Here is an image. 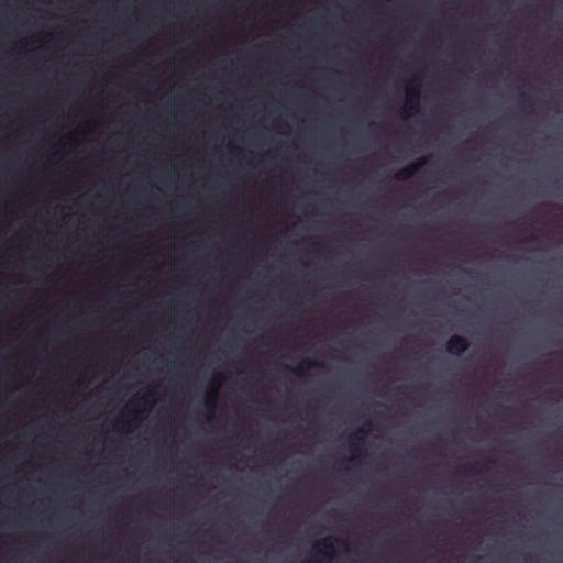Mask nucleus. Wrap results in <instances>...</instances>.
I'll return each instance as SVG.
<instances>
[{"mask_svg":"<svg viewBox=\"0 0 563 563\" xmlns=\"http://www.w3.org/2000/svg\"><path fill=\"white\" fill-rule=\"evenodd\" d=\"M364 427H368V429H371V428H372V422H371L369 420H367V421L365 422V426H364Z\"/></svg>","mask_w":563,"mask_h":563,"instance_id":"obj_10","label":"nucleus"},{"mask_svg":"<svg viewBox=\"0 0 563 563\" xmlns=\"http://www.w3.org/2000/svg\"><path fill=\"white\" fill-rule=\"evenodd\" d=\"M428 163V157H421L413 163L409 164L408 166L401 168L396 174V179L406 181L413 177L415 174H417L426 164Z\"/></svg>","mask_w":563,"mask_h":563,"instance_id":"obj_3","label":"nucleus"},{"mask_svg":"<svg viewBox=\"0 0 563 563\" xmlns=\"http://www.w3.org/2000/svg\"><path fill=\"white\" fill-rule=\"evenodd\" d=\"M320 367H323V363L317 362V361H311V360H302L300 362L299 366H297L292 371L296 375L303 376L306 371H308L310 368H320Z\"/></svg>","mask_w":563,"mask_h":563,"instance_id":"obj_6","label":"nucleus"},{"mask_svg":"<svg viewBox=\"0 0 563 563\" xmlns=\"http://www.w3.org/2000/svg\"><path fill=\"white\" fill-rule=\"evenodd\" d=\"M150 396L151 395L148 393H145L140 397V400H142L143 402H148Z\"/></svg>","mask_w":563,"mask_h":563,"instance_id":"obj_9","label":"nucleus"},{"mask_svg":"<svg viewBox=\"0 0 563 563\" xmlns=\"http://www.w3.org/2000/svg\"><path fill=\"white\" fill-rule=\"evenodd\" d=\"M358 432H360V433H364V434H366V433L368 432V430H365V428H362V429H360V431H358Z\"/></svg>","mask_w":563,"mask_h":563,"instance_id":"obj_12","label":"nucleus"},{"mask_svg":"<svg viewBox=\"0 0 563 563\" xmlns=\"http://www.w3.org/2000/svg\"><path fill=\"white\" fill-rule=\"evenodd\" d=\"M351 443H350V449H351V452L353 453V455H358L360 453V448L356 443H354L353 441L354 440H357L360 442H363V438L358 435V433H354L351 435Z\"/></svg>","mask_w":563,"mask_h":563,"instance_id":"obj_7","label":"nucleus"},{"mask_svg":"<svg viewBox=\"0 0 563 563\" xmlns=\"http://www.w3.org/2000/svg\"><path fill=\"white\" fill-rule=\"evenodd\" d=\"M420 90L418 86L409 84L406 87V106L401 109L400 114L404 119L409 118L411 114L418 113L420 110Z\"/></svg>","mask_w":563,"mask_h":563,"instance_id":"obj_1","label":"nucleus"},{"mask_svg":"<svg viewBox=\"0 0 563 563\" xmlns=\"http://www.w3.org/2000/svg\"><path fill=\"white\" fill-rule=\"evenodd\" d=\"M223 382L221 374H214L208 384V388L205 395V407L209 413H213L217 405L218 390Z\"/></svg>","mask_w":563,"mask_h":563,"instance_id":"obj_2","label":"nucleus"},{"mask_svg":"<svg viewBox=\"0 0 563 563\" xmlns=\"http://www.w3.org/2000/svg\"><path fill=\"white\" fill-rule=\"evenodd\" d=\"M496 464V462L494 460H487L485 463H484V466L487 471H490L492 467Z\"/></svg>","mask_w":563,"mask_h":563,"instance_id":"obj_8","label":"nucleus"},{"mask_svg":"<svg viewBox=\"0 0 563 563\" xmlns=\"http://www.w3.org/2000/svg\"><path fill=\"white\" fill-rule=\"evenodd\" d=\"M468 347V340L461 335H452L446 342V351L452 355H461Z\"/></svg>","mask_w":563,"mask_h":563,"instance_id":"obj_4","label":"nucleus"},{"mask_svg":"<svg viewBox=\"0 0 563 563\" xmlns=\"http://www.w3.org/2000/svg\"><path fill=\"white\" fill-rule=\"evenodd\" d=\"M521 97L525 103L529 101V98L526 95H522Z\"/></svg>","mask_w":563,"mask_h":563,"instance_id":"obj_11","label":"nucleus"},{"mask_svg":"<svg viewBox=\"0 0 563 563\" xmlns=\"http://www.w3.org/2000/svg\"><path fill=\"white\" fill-rule=\"evenodd\" d=\"M334 541H338L334 537H327L313 545L317 553H322L329 558L333 556L334 553Z\"/></svg>","mask_w":563,"mask_h":563,"instance_id":"obj_5","label":"nucleus"}]
</instances>
